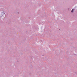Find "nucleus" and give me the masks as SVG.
I'll return each mask as SVG.
<instances>
[{"instance_id":"f257e3e1","label":"nucleus","mask_w":77,"mask_h":77,"mask_svg":"<svg viewBox=\"0 0 77 77\" xmlns=\"http://www.w3.org/2000/svg\"><path fill=\"white\" fill-rule=\"evenodd\" d=\"M74 11V10L73 9H72L71 11V12H73Z\"/></svg>"},{"instance_id":"f03ea898","label":"nucleus","mask_w":77,"mask_h":77,"mask_svg":"<svg viewBox=\"0 0 77 77\" xmlns=\"http://www.w3.org/2000/svg\"><path fill=\"white\" fill-rule=\"evenodd\" d=\"M2 14H4V12H3Z\"/></svg>"}]
</instances>
